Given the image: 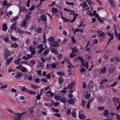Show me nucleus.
<instances>
[{"mask_svg":"<svg viewBox=\"0 0 120 120\" xmlns=\"http://www.w3.org/2000/svg\"><path fill=\"white\" fill-rule=\"evenodd\" d=\"M88 87L89 89L93 92L96 91L98 89V86L92 81L89 82Z\"/></svg>","mask_w":120,"mask_h":120,"instance_id":"f257e3e1","label":"nucleus"},{"mask_svg":"<svg viewBox=\"0 0 120 120\" xmlns=\"http://www.w3.org/2000/svg\"><path fill=\"white\" fill-rule=\"evenodd\" d=\"M15 30L17 32L19 33H24L27 34H30V33H28L27 31H25L22 30L20 29L19 27H16Z\"/></svg>","mask_w":120,"mask_h":120,"instance_id":"f03ea898","label":"nucleus"},{"mask_svg":"<svg viewBox=\"0 0 120 120\" xmlns=\"http://www.w3.org/2000/svg\"><path fill=\"white\" fill-rule=\"evenodd\" d=\"M30 16L28 15H26V18L24 20L22 23V26L23 27H24L26 28V26H25L27 22L29 20V19Z\"/></svg>","mask_w":120,"mask_h":120,"instance_id":"7ed1b4c3","label":"nucleus"},{"mask_svg":"<svg viewBox=\"0 0 120 120\" xmlns=\"http://www.w3.org/2000/svg\"><path fill=\"white\" fill-rule=\"evenodd\" d=\"M43 45L42 44H40L38 45L37 46V48L39 49L38 51V52L39 53H41L44 50L43 48Z\"/></svg>","mask_w":120,"mask_h":120,"instance_id":"20e7f679","label":"nucleus"},{"mask_svg":"<svg viewBox=\"0 0 120 120\" xmlns=\"http://www.w3.org/2000/svg\"><path fill=\"white\" fill-rule=\"evenodd\" d=\"M10 52L8 50L6 49L4 50V59L5 60H6L8 57L9 55Z\"/></svg>","mask_w":120,"mask_h":120,"instance_id":"39448f33","label":"nucleus"},{"mask_svg":"<svg viewBox=\"0 0 120 120\" xmlns=\"http://www.w3.org/2000/svg\"><path fill=\"white\" fill-rule=\"evenodd\" d=\"M50 45L52 47H57L59 46L60 45L57 41H54V42L50 43Z\"/></svg>","mask_w":120,"mask_h":120,"instance_id":"423d86ee","label":"nucleus"},{"mask_svg":"<svg viewBox=\"0 0 120 120\" xmlns=\"http://www.w3.org/2000/svg\"><path fill=\"white\" fill-rule=\"evenodd\" d=\"M96 98L97 101L98 102L101 103L104 101L105 100L101 96H99L98 97H97Z\"/></svg>","mask_w":120,"mask_h":120,"instance_id":"0eeeda50","label":"nucleus"},{"mask_svg":"<svg viewBox=\"0 0 120 120\" xmlns=\"http://www.w3.org/2000/svg\"><path fill=\"white\" fill-rule=\"evenodd\" d=\"M20 88L21 89V90L22 91H25L27 93H30V90H27V89L24 86H20Z\"/></svg>","mask_w":120,"mask_h":120,"instance_id":"6e6552de","label":"nucleus"},{"mask_svg":"<svg viewBox=\"0 0 120 120\" xmlns=\"http://www.w3.org/2000/svg\"><path fill=\"white\" fill-rule=\"evenodd\" d=\"M64 61H65L69 65H71V66L72 68L74 67V66L72 65L70 61V60L69 58L68 57H66L64 58Z\"/></svg>","mask_w":120,"mask_h":120,"instance_id":"1a4fd4ad","label":"nucleus"},{"mask_svg":"<svg viewBox=\"0 0 120 120\" xmlns=\"http://www.w3.org/2000/svg\"><path fill=\"white\" fill-rule=\"evenodd\" d=\"M14 114L17 116H14L13 117L14 120H20L19 119V113H14Z\"/></svg>","mask_w":120,"mask_h":120,"instance_id":"9d476101","label":"nucleus"},{"mask_svg":"<svg viewBox=\"0 0 120 120\" xmlns=\"http://www.w3.org/2000/svg\"><path fill=\"white\" fill-rule=\"evenodd\" d=\"M109 3L112 7L115 8V3L113 0H108Z\"/></svg>","mask_w":120,"mask_h":120,"instance_id":"9b49d317","label":"nucleus"},{"mask_svg":"<svg viewBox=\"0 0 120 120\" xmlns=\"http://www.w3.org/2000/svg\"><path fill=\"white\" fill-rule=\"evenodd\" d=\"M35 47H33L32 46H30V52L31 53L32 55H34L35 53Z\"/></svg>","mask_w":120,"mask_h":120,"instance_id":"f8f14e48","label":"nucleus"},{"mask_svg":"<svg viewBox=\"0 0 120 120\" xmlns=\"http://www.w3.org/2000/svg\"><path fill=\"white\" fill-rule=\"evenodd\" d=\"M22 73L21 72H18L16 75L15 76L16 79H20V78L22 75Z\"/></svg>","mask_w":120,"mask_h":120,"instance_id":"ddd939ff","label":"nucleus"},{"mask_svg":"<svg viewBox=\"0 0 120 120\" xmlns=\"http://www.w3.org/2000/svg\"><path fill=\"white\" fill-rule=\"evenodd\" d=\"M119 98L117 97L114 98H113V101L115 104L117 103L119 104L120 103Z\"/></svg>","mask_w":120,"mask_h":120,"instance_id":"4468645a","label":"nucleus"},{"mask_svg":"<svg viewBox=\"0 0 120 120\" xmlns=\"http://www.w3.org/2000/svg\"><path fill=\"white\" fill-rule=\"evenodd\" d=\"M51 51L52 53H54L56 55L58 54V51L56 49L54 48H51Z\"/></svg>","mask_w":120,"mask_h":120,"instance_id":"2eb2a0df","label":"nucleus"},{"mask_svg":"<svg viewBox=\"0 0 120 120\" xmlns=\"http://www.w3.org/2000/svg\"><path fill=\"white\" fill-rule=\"evenodd\" d=\"M79 117L80 119H84L85 118L84 115L80 111H79Z\"/></svg>","mask_w":120,"mask_h":120,"instance_id":"dca6fc26","label":"nucleus"},{"mask_svg":"<svg viewBox=\"0 0 120 120\" xmlns=\"http://www.w3.org/2000/svg\"><path fill=\"white\" fill-rule=\"evenodd\" d=\"M16 22L15 21L14 24H13L11 27V29L12 30H15L16 26Z\"/></svg>","mask_w":120,"mask_h":120,"instance_id":"f3484780","label":"nucleus"},{"mask_svg":"<svg viewBox=\"0 0 120 120\" xmlns=\"http://www.w3.org/2000/svg\"><path fill=\"white\" fill-rule=\"evenodd\" d=\"M47 95L49 97H53L54 94L52 92L50 91H48L46 93Z\"/></svg>","mask_w":120,"mask_h":120,"instance_id":"a211bd4d","label":"nucleus"},{"mask_svg":"<svg viewBox=\"0 0 120 120\" xmlns=\"http://www.w3.org/2000/svg\"><path fill=\"white\" fill-rule=\"evenodd\" d=\"M97 32L100 37H103L105 36L104 33L101 31H98Z\"/></svg>","mask_w":120,"mask_h":120,"instance_id":"6ab92c4d","label":"nucleus"},{"mask_svg":"<svg viewBox=\"0 0 120 120\" xmlns=\"http://www.w3.org/2000/svg\"><path fill=\"white\" fill-rule=\"evenodd\" d=\"M37 67H40L43 68H44V63L41 62L38 63Z\"/></svg>","mask_w":120,"mask_h":120,"instance_id":"aec40b11","label":"nucleus"},{"mask_svg":"<svg viewBox=\"0 0 120 120\" xmlns=\"http://www.w3.org/2000/svg\"><path fill=\"white\" fill-rule=\"evenodd\" d=\"M80 31V32L81 33H83V29H77V28L75 29V30H74V33L75 34L76 33V32H78L79 31Z\"/></svg>","mask_w":120,"mask_h":120,"instance_id":"412c9836","label":"nucleus"},{"mask_svg":"<svg viewBox=\"0 0 120 120\" xmlns=\"http://www.w3.org/2000/svg\"><path fill=\"white\" fill-rule=\"evenodd\" d=\"M76 109L75 108H74L72 109V111L71 113L72 116L73 117H75L76 116Z\"/></svg>","mask_w":120,"mask_h":120,"instance_id":"4be33fe9","label":"nucleus"},{"mask_svg":"<svg viewBox=\"0 0 120 120\" xmlns=\"http://www.w3.org/2000/svg\"><path fill=\"white\" fill-rule=\"evenodd\" d=\"M41 19L44 22L47 21V18L45 15H42L41 16Z\"/></svg>","mask_w":120,"mask_h":120,"instance_id":"5701e85b","label":"nucleus"},{"mask_svg":"<svg viewBox=\"0 0 120 120\" xmlns=\"http://www.w3.org/2000/svg\"><path fill=\"white\" fill-rule=\"evenodd\" d=\"M93 101V99H90L88 101L87 104L86 105V107L87 109H89L90 108V102Z\"/></svg>","mask_w":120,"mask_h":120,"instance_id":"b1692460","label":"nucleus"},{"mask_svg":"<svg viewBox=\"0 0 120 120\" xmlns=\"http://www.w3.org/2000/svg\"><path fill=\"white\" fill-rule=\"evenodd\" d=\"M13 60V58L12 57L9 58L8 59L6 62V63L7 64L9 65L11 61Z\"/></svg>","mask_w":120,"mask_h":120,"instance_id":"393cba45","label":"nucleus"},{"mask_svg":"<svg viewBox=\"0 0 120 120\" xmlns=\"http://www.w3.org/2000/svg\"><path fill=\"white\" fill-rule=\"evenodd\" d=\"M3 30L4 31H6L8 29V27L6 24L4 23L3 25Z\"/></svg>","mask_w":120,"mask_h":120,"instance_id":"a878e982","label":"nucleus"},{"mask_svg":"<svg viewBox=\"0 0 120 120\" xmlns=\"http://www.w3.org/2000/svg\"><path fill=\"white\" fill-rule=\"evenodd\" d=\"M115 68L114 67H110L109 70V72L110 73H113L114 71Z\"/></svg>","mask_w":120,"mask_h":120,"instance_id":"bb28decb","label":"nucleus"},{"mask_svg":"<svg viewBox=\"0 0 120 120\" xmlns=\"http://www.w3.org/2000/svg\"><path fill=\"white\" fill-rule=\"evenodd\" d=\"M21 59L20 58H19L17 59V60H15L14 61V62L16 64L18 65L19 64V61H20Z\"/></svg>","mask_w":120,"mask_h":120,"instance_id":"cd10ccee","label":"nucleus"},{"mask_svg":"<svg viewBox=\"0 0 120 120\" xmlns=\"http://www.w3.org/2000/svg\"><path fill=\"white\" fill-rule=\"evenodd\" d=\"M75 84V82H72L71 84H69L68 85V87L70 89H72L73 88V86H74Z\"/></svg>","mask_w":120,"mask_h":120,"instance_id":"c85d7f7f","label":"nucleus"},{"mask_svg":"<svg viewBox=\"0 0 120 120\" xmlns=\"http://www.w3.org/2000/svg\"><path fill=\"white\" fill-rule=\"evenodd\" d=\"M82 64L83 67H85L87 69H88V65L87 62H86L84 64V62H82Z\"/></svg>","mask_w":120,"mask_h":120,"instance_id":"c756f323","label":"nucleus"},{"mask_svg":"<svg viewBox=\"0 0 120 120\" xmlns=\"http://www.w3.org/2000/svg\"><path fill=\"white\" fill-rule=\"evenodd\" d=\"M58 80L60 84H62L63 82L64 81L61 77H60L58 78Z\"/></svg>","mask_w":120,"mask_h":120,"instance_id":"7c9ffc66","label":"nucleus"},{"mask_svg":"<svg viewBox=\"0 0 120 120\" xmlns=\"http://www.w3.org/2000/svg\"><path fill=\"white\" fill-rule=\"evenodd\" d=\"M106 68L105 67H104L103 68H102L101 70V72L104 74L106 73Z\"/></svg>","mask_w":120,"mask_h":120,"instance_id":"2f4dec72","label":"nucleus"},{"mask_svg":"<svg viewBox=\"0 0 120 120\" xmlns=\"http://www.w3.org/2000/svg\"><path fill=\"white\" fill-rule=\"evenodd\" d=\"M42 28H37L36 30H35L34 31L38 33H40L42 31Z\"/></svg>","mask_w":120,"mask_h":120,"instance_id":"473e14b6","label":"nucleus"},{"mask_svg":"<svg viewBox=\"0 0 120 120\" xmlns=\"http://www.w3.org/2000/svg\"><path fill=\"white\" fill-rule=\"evenodd\" d=\"M19 17V16L18 15H17L15 16V17L13 18L11 20V22H12L13 21H15L17 19H18Z\"/></svg>","mask_w":120,"mask_h":120,"instance_id":"72a5a7b5","label":"nucleus"},{"mask_svg":"<svg viewBox=\"0 0 120 120\" xmlns=\"http://www.w3.org/2000/svg\"><path fill=\"white\" fill-rule=\"evenodd\" d=\"M18 46V45L16 43H14L12 44L11 45V47L12 48H16Z\"/></svg>","mask_w":120,"mask_h":120,"instance_id":"f704fd0d","label":"nucleus"},{"mask_svg":"<svg viewBox=\"0 0 120 120\" xmlns=\"http://www.w3.org/2000/svg\"><path fill=\"white\" fill-rule=\"evenodd\" d=\"M56 74L59 75L63 76L64 75V73L63 72L59 71L57 72Z\"/></svg>","mask_w":120,"mask_h":120,"instance_id":"c9c22d12","label":"nucleus"},{"mask_svg":"<svg viewBox=\"0 0 120 120\" xmlns=\"http://www.w3.org/2000/svg\"><path fill=\"white\" fill-rule=\"evenodd\" d=\"M75 53L73 52H72L70 54V56L71 58H72L75 55Z\"/></svg>","mask_w":120,"mask_h":120,"instance_id":"e433bc0d","label":"nucleus"},{"mask_svg":"<svg viewBox=\"0 0 120 120\" xmlns=\"http://www.w3.org/2000/svg\"><path fill=\"white\" fill-rule=\"evenodd\" d=\"M52 11L53 13H56L57 12L58 10L56 8H53L52 9Z\"/></svg>","mask_w":120,"mask_h":120,"instance_id":"4c0bfd02","label":"nucleus"},{"mask_svg":"<svg viewBox=\"0 0 120 120\" xmlns=\"http://www.w3.org/2000/svg\"><path fill=\"white\" fill-rule=\"evenodd\" d=\"M60 100V101L63 103H65L66 101V100L65 98L63 97H61Z\"/></svg>","mask_w":120,"mask_h":120,"instance_id":"58836bf2","label":"nucleus"},{"mask_svg":"<svg viewBox=\"0 0 120 120\" xmlns=\"http://www.w3.org/2000/svg\"><path fill=\"white\" fill-rule=\"evenodd\" d=\"M90 93L87 94L85 96V98L86 99H88L90 97Z\"/></svg>","mask_w":120,"mask_h":120,"instance_id":"ea45409f","label":"nucleus"},{"mask_svg":"<svg viewBox=\"0 0 120 120\" xmlns=\"http://www.w3.org/2000/svg\"><path fill=\"white\" fill-rule=\"evenodd\" d=\"M108 114V112L107 109L105 110L103 112V115L105 116H107Z\"/></svg>","mask_w":120,"mask_h":120,"instance_id":"a19ab883","label":"nucleus"},{"mask_svg":"<svg viewBox=\"0 0 120 120\" xmlns=\"http://www.w3.org/2000/svg\"><path fill=\"white\" fill-rule=\"evenodd\" d=\"M21 70L22 72H27L28 71L27 69L25 68L24 67H22V69H21Z\"/></svg>","mask_w":120,"mask_h":120,"instance_id":"79ce46f5","label":"nucleus"},{"mask_svg":"<svg viewBox=\"0 0 120 120\" xmlns=\"http://www.w3.org/2000/svg\"><path fill=\"white\" fill-rule=\"evenodd\" d=\"M49 49H46L44 51L43 54L44 55H46L49 53Z\"/></svg>","mask_w":120,"mask_h":120,"instance_id":"37998d69","label":"nucleus"},{"mask_svg":"<svg viewBox=\"0 0 120 120\" xmlns=\"http://www.w3.org/2000/svg\"><path fill=\"white\" fill-rule=\"evenodd\" d=\"M24 79H28L30 80V76H28V74H26L24 76Z\"/></svg>","mask_w":120,"mask_h":120,"instance_id":"c03bdc74","label":"nucleus"},{"mask_svg":"<svg viewBox=\"0 0 120 120\" xmlns=\"http://www.w3.org/2000/svg\"><path fill=\"white\" fill-rule=\"evenodd\" d=\"M51 66L52 68H55L56 67L57 65L56 63H53L51 64Z\"/></svg>","mask_w":120,"mask_h":120,"instance_id":"a18cd8bd","label":"nucleus"},{"mask_svg":"<svg viewBox=\"0 0 120 120\" xmlns=\"http://www.w3.org/2000/svg\"><path fill=\"white\" fill-rule=\"evenodd\" d=\"M68 103L69 104H72L74 103V100L73 99H71L69 100L68 101Z\"/></svg>","mask_w":120,"mask_h":120,"instance_id":"49530a36","label":"nucleus"},{"mask_svg":"<svg viewBox=\"0 0 120 120\" xmlns=\"http://www.w3.org/2000/svg\"><path fill=\"white\" fill-rule=\"evenodd\" d=\"M86 1L90 5H91L93 4V2L90 0H86Z\"/></svg>","mask_w":120,"mask_h":120,"instance_id":"de8ad7c7","label":"nucleus"},{"mask_svg":"<svg viewBox=\"0 0 120 120\" xmlns=\"http://www.w3.org/2000/svg\"><path fill=\"white\" fill-rule=\"evenodd\" d=\"M54 97L55 98L56 100L59 101H60V99L61 98L60 96H55Z\"/></svg>","mask_w":120,"mask_h":120,"instance_id":"09e8293b","label":"nucleus"},{"mask_svg":"<svg viewBox=\"0 0 120 120\" xmlns=\"http://www.w3.org/2000/svg\"><path fill=\"white\" fill-rule=\"evenodd\" d=\"M48 40L49 41L52 42L54 41V38L52 37H51L49 38Z\"/></svg>","mask_w":120,"mask_h":120,"instance_id":"8fccbe9b","label":"nucleus"},{"mask_svg":"<svg viewBox=\"0 0 120 120\" xmlns=\"http://www.w3.org/2000/svg\"><path fill=\"white\" fill-rule=\"evenodd\" d=\"M109 114L110 116H108V117L109 118H112V117L115 115V114L114 113H110Z\"/></svg>","mask_w":120,"mask_h":120,"instance_id":"3c124183","label":"nucleus"},{"mask_svg":"<svg viewBox=\"0 0 120 120\" xmlns=\"http://www.w3.org/2000/svg\"><path fill=\"white\" fill-rule=\"evenodd\" d=\"M86 103V101L84 100L82 101V106L84 107H85V105Z\"/></svg>","mask_w":120,"mask_h":120,"instance_id":"603ef678","label":"nucleus"},{"mask_svg":"<svg viewBox=\"0 0 120 120\" xmlns=\"http://www.w3.org/2000/svg\"><path fill=\"white\" fill-rule=\"evenodd\" d=\"M4 40L6 42H7L8 41V37H4Z\"/></svg>","mask_w":120,"mask_h":120,"instance_id":"864d4df0","label":"nucleus"},{"mask_svg":"<svg viewBox=\"0 0 120 120\" xmlns=\"http://www.w3.org/2000/svg\"><path fill=\"white\" fill-rule=\"evenodd\" d=\"M67 67H68V71L69 72H70L71 71V67H72L71 66V65H67Z\"/></svg>","mask_w":120,"mask_h":120,"instance_id":"5fc2aeb1","label":"nucleus"},{"mask_svg":"<svg viewBox=\"0 0 120 120\" xmlns=\"http://www.w3.org/2000/svg\"><path fill=\"white\" fill-rule=\"evenodd\" d=\"M98 41L97 39H94L93 40V42L94 44H96L98 42Z\"/></svg>","mask_w":120,"mask_h":120,"instance_id":"6e6d98bb","label":"nucleus"},{"mask_svg":"<svg viewBox=\"0 0 120 120\" xmlns=\"http://www.w3.org/2000/svg\"><path fill=\"white\" fill-rule=\"evenodd\" d=\"M98 109L100 110H102L104 109V107L103 106H99L98 108Z\"/></svg>","mask_w":120,"mask_h":120,"instance_id":"4d7b16f0","label":"nucleus"},{"mask_svg":"<svg viewBox=\"0 0 120 120\" xmlns=\"http://www.w3.org/2000/svg\"><path fill=\"white\" fill-rule=\"evenodd\" d=\"M115 36L119 39V41H120V33H118V34H117L116 35V36Z\"/></svg>","mask_w":120,"mask_h":120,"instance_id":"13d9d810","label":"nucleus"},{"mask_svg":"<svg viewBox=\"0 0 120 120\" xmlns=\"http://www.w3.org/2000/svg\"><path fill=\"white\" fill-rule=\"evenodd\" d=\"M66 3L68 5H74L75 4L73 3H71L69 2H66Z\"/></svg>","mask_w":120,"mask_h":120,"instance_id":"bf43d9fd","label":"nucleus"},{"mask_svg":"<svg viewBox=\"0 0 120 120\" xmlns=\"http://www.w3.org/2000/svg\"><path fill=\"white\" fill-rule=\"evenodd\" d=\"M26 113V112H24L21 113H19V119L21 117V116L22 115Z\"/></svg>","mask_w":120,"mask_h":120,"instance_id":"052dcab7","label":"nucleus"},{"mask_svg":"<svg viewBox=\"0 0 120 120\" xmlns=\"http://www.w3.org/2000/svg\"><path fill=\"white\" fill-rule=\"evenodd\" d=\"M71 39L72 40V42L73 43H75L76 42V41L74 37H72L71 38Z\"/></svg>","mask_w":120,"mask_h":120,"instance_id":"680f3d73","label":"nucleus"},{"mask_svg":"<svg viewBox=\"0 0 120 120\" xmlns=\"http://www.w3.org/2000/svg\"><path fill=\"white\" fill-rule=\"evenodd\" d=\"M30 0H28L26 4V6L28 7H30Z\"/></svg>","mask_w":120,"mask_h":120,"instance_id":"e2e57ef3","label":"nucleus"},{"mask_svg":"<svg viewBox=\"0 0 120 120\" xmlns=\"http://www.w3.org/2000/svg\"><path fill=\"white\" fill-rule=\"evenodd\" d=\"M98 20L100 22H101L102 23H104V21L103 20L101 19L100 18H98Z\"/></svg>","mask_w":120,"mask_h":120,"instance_id":"0e129e2a","label":"nucleus"},{"mask_svg":"<svg viewBox=\"0 0 120 120\" xmlns=\"http://www.w3.org/2000/svg\"><path fill=\"white\" fill-rule=\"evenodd\" d=\"M3 5L4 6H6L8 5V3L6 0H4L3 2Z\"/></svg>","mask_w":120,"mask_h":120,"instance_id":"69168bd1","label":"nucleus"},{"mask_svg":"<svg viewBox=\"0 0 120 120\" xmlns=\"http://www.w3.org/2000/svg\"><path fill=\"white\" fill-rule=\"evenodd\" d=\"M116 117L117 120H120V115L116 114Z\"/></svg>","mask_w":120,"mask_h":120,"instance_id":"338daca9","label":"nucleus"},{"mask_svg":"<svg viewBox=\"0 0 120 120\" xmlns=\"http://www.w3.org/2000/svg\"><path fill=\"white\" fill-rule=\"evenodd\" d=\"M72 50L73 51V52H77L78 51V49L76 47H74V48L72 49Z\"/></svg>","mask_w":120,"mask_h":120,"instance_id":"774afa93","label":"nucleus"}]
</instances>
